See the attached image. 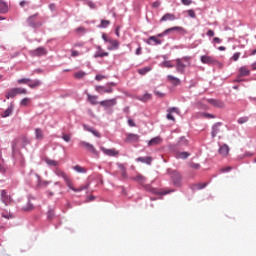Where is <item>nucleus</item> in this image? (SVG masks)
I'll return each mask as SVG.
<instances>
[{"label":"nucleus","mask_w":256,"mask_h":256,"mask_svg":"<svg viewBox=\"0 0 256 256\" xmlns=\"http://www.w3.org/2000/svg\"><path fill=\"white\" fill-rule=\"evenodd\" d=\"M55 175L57 177H62L64 179L66 185L68 188L71 189V191H74V193H81V191H85V189H89V184H86L85 186H80L79 188L73 187V180H71V177L65 173V171L61 170V168H56L54 170Z\"/></svg>","instance_id":"nucleus-1"},{"label":"nucleus","mask_w":256,"mask_h":256,"mask_svg":"<svg viewBox=\"0 0 256 256\" xmlns=\"http://www.w3.org/2000/svg\"><path fill=\"white\" fill-rule=\"evenodd\" d=\"M191 65V57L186 56L176 59V69L178 73H185V68Z\"/></svg>","instance_id":"nucleus-2"},{"label":"nucleus","mask_w":256,"mask_h":256,"mask_svg":"<svg viewBox=\"0 0 256 256\" xmlns=\"http://www.w3.org/2000/svg\"><path fill=\"white\" fill-rule=\"evenodd\" d=\"M170 177H171L173 185H175V187H181V181L183 179V176H181V173H179L177 171H172L170 173Z\"/></svg>","instance_id":"nucleus-3"},{"label":"nucleus","mask_w":256,"mask_h":256,"mask_svg":"<svg viewBox=\"0 0 256 256\" xmlns=\"http://www.w3.org/2000/svg\"><path fill=\"white\" fill-rule=\"evenodd\" d=\"M79 147H83V149H86V151L93 153V155H99V152H97V149H95V146H93V144L91 143L81 141L79 143Z\"/></svg>","instance_id":"nucleus-4"},{"label":"nucleus","mask_w":256,"mask_h":256,"mask_svg":"<svg viewBox=\"0 0 256 256\" xmlns=\"http://www.w3.org/2000/svg\"><path fill=\"white\" fill-rule=\"evenodd\" d=\"M145 189L149 191L150 193H153L154 195H169V193H173L175 190L170 189V190H161L160 192L157 191V189L147 185L145 186Z\"/></svg>","instance_id":"nucleus-5"},{"label":"nucleus","mask_w":256,"mask_h":256,"mask_svg":"<svg viewBox=\"0 0 256 256\" xmlns=\"http://www.w3.org/2000/svg\"><path fill=\"white\" fill-rule=\"evenodd\" d=\"M200 61L204 65H217L219 63L215 58L208 55L201 56Z\"/></svg>","instance_id":"nucleus-6"},{"label":"nucleus","mask_w":256,"mask_h":256,"mask_svg":"<svg viewBox=\"0 0 256 256\" xmlns=\"http://www.w3.org/2000/svg\"><path fill=\"white\" fill-rule=\"evenodd\" d=\"M1 201L4 203V205H11L13 203V198H11V195L7 193V191L2 190L1 191Z\"/></svg>","instance_id":"nucleus-7"},{"label":"nucleus","mask_w":256,"mask_h":256,"mask_svg":"<svg viewBox=\"0 0 256 256\" xmlns=\"http://www.w3.org/2000/svg\"><path fill=\"white\" fill-rule=\"evenodd\" d=\"M207 103L213 105V107H217L218 109H225V102L217 99H206Z\"/></svg>","instance_id":"nucleus-8"},{"label":"nucleus","mask_w":256,"mask_h":256,"mask_svg":"<svg viewBox=\"0 0 256 256\" xmlns=\"http://www.w3.org/2000/svg\"><path fill=\"white\" fill-rule=\"evenodd\" d=\"M43 55H47V50L44 47H38L31 51L32 57H43Z\"/></svg>","instance_id":"nucleus-9"},{"label":"nucleus","mask_w":256,"mask_h":256,"mask_svg":"<svg viewBox=\"0 0 256 256\" xmlns=\"http://www.w3.org/2000/svg\"><path fill=\"white\" fill-rule=\"evenodd\" d=\"M100 149L102 153H104V155H107L108 157H117V155H119V152L115 148L107 149L105 147H101Z\"/></svg>","instance_id":"nucleus-10"},{"label":"nucleus","mask_w":256,"mask_h":256,"mask_svg":"<svg viewBox=\"0 0 256 256\" xmlns=\"http://www.w3.org/2000/svg\"><path fill=\"white\" fill-rule=\"evenodd\" d=\"M99 104L101 105V107H115V105H117V99L112 98V99L104 100L99 102Z\"/></svg>","instance_id":"nucleus-11"},{"label":"nucleus","mask_w":256,"mask_h":256,"mask_svg":"<svg viewBox=\"0 0 256 256\" xmlns=\"http://www.w3.org/2000/svg\"><path fill=\"white\" fill-rule=\"evenodd\" d=\"M173 31H185V29H183V27L174 26L166 29L163 33L158 34V37H165V35H169V33H173Z\"/></svg>","instance_id":"nucleus-12"},{"label":"nucleus","mask_w":256,"mask_h":256,"mask_svg":"<svg viewBox=\"0 0 256 256\" xmlns=\"http://www.w3.org/2000/svg\"><path fill=\"white\" fill-rule=\"evenodd\" d=\"M95 91H97V93H100V95H103V93H111L113 91V88L111 86H109L108 88H106L105 86H96Z\"/></svg>","instance_id":"nucleus-13"},{"label":"nucleus","mask_w":256,"mask_h":256,"mask_svg":"<svg viewBox=\"0 0 256 256\" xmlns=\"http://www.w3.org/2000/svg\"><path fill=\"white\" fill-rule=\"evenodd\" d=\"M126 143H137L139 142V135L130 133L126 137Z\"/></svg>","instance_id":"nucleus-14"},{"label":"nucleus","mask_w":256,"mask_h":256,"mask_svg":"<svg viewBox=\"0 0 256 256\" xmlns=\"http://www.w3.org/2000/svg\"><path fill=\"white\" fill-rule=\"evenodd\" d=\"M147 45H161L162 41L156 36H150L146 41Z\"/></svg>","instance_id":"nucleus-15"},{"label":"nucleus","mask_w":256,"mask_h":256,"mask_svg":"<svg viewBox=\"0 0 256 256\" xmlns=\"http://www.w3.org/2000/svg\"><path fill=\"white\" fill-rule=\"evenodd\" d=\"M136 161L138 163H145L146 165H151V163H153V158L150 156H146V157H138L136 159Z\"/></svg>","instance_id":"nucleus-16"},{"label":"nucleus","mask_w":256,"mask_h":256,"mask_svg":"<svg viewBox=\"0 0 256 256\" xmlns=\"http://www.w3.org/2000/svg\"><path fill=\"white\" fill-rule=\"evenodd\" d=\"M34 133L37 141H43L45 139V134L41 128H35Z\"/></svg>","instance_id":"nucleus-17"},{"label":"nucleus","mask_w":256,"mask_h":256,"mask_svg":"<svg viewBox=\"0 0 256 256\" xmlns=\"http://www.w3.org/2000/svg\"><path fill=\"white\" fill-rule=\"evenodd\" d=\"M218 152L222 157H227V155H229V146L227 144H223L220 146Z\"/></svg>","instance_id":"nucleus-18"},{"label":"nucleus","mask_w":256,"mask_h":256,"mask_svg":"<svg viewBox=\"0 0 256 256\" xmlns=\"http://www.w3.org/2000/svg\"><path fill=\"white\" fill-rule=\"evenodd\" d=\"M117 167L121 172L122 179H127V168L125 167V164L117 163Z\"/></svg>","instance_id":"nucleus-19"},{"label":"nucleus","mask_w":256,"mask_h":256,"mask_svg":"<svg viewBox=\"0 0 256 256\" xmlns=\"http://www.w3.org/2000/svg\"><path fill=\"white\" fill-rule=\"evenodd\" d=\"M163 139H161V137L157 136L155 138H152L149 142H148V146L149 147H155V145H161Z\"/></svg>","instance_id":"nucleus-20"},{"label":"nucleus","mask_w":256,"mask_h":256,"mask_svg":"<svg viewBox=\"0 0 256 256\" xmlns=\"http://www.w3.org/2000/svg\"><path fill=\"white\" fill-rule=\"evenodd\" d=\"M219 133H221V123H216L212 128V137H217Z\"/></svg>","instance_id":"nucleus-21"},{"label":"nucleus","mask_w":256,"mask_h":256,"mask_svg":"<svg viewBox=\"0 0 256 256\" xmlns=\"http://www.w3.org/2000/svg\"><path fill=\"white\" fill-rule=\"evenodd\" d=\"M207 187V182H201V183H196L192 185L193 191H201V189H205Z\"/></svg>","instance_id":"nucleus-22"},{"label":"nucleus","mask_w":256,"mask_h":256,"mask_svg":"<svg viewBox=\"0 0 256 256\" xmlns=\"http://www.w3.org/2000/svg\"><path fill=\"white\" fill-rule=\"evenodd\" d=\"M111 46H108V51H115L119 49V41L118 40H111L110 42Z\"/></svg>","instance_id":"nucleus-23"},{"label":"nucleus","mask_w":256,"mask_h":256,"mask_svg":"<svg viewBox=\"0 0 256 256\" xmlns=\"http://www.w3.org/2000/svg\"><path fill=\"white\" fill-rule=\"evenodd\" d=\"M176 17L174 14L166 13L161 19L160 22L163 23V21H175Z\"/></svg>","instance_id":"nucleus-24"},{"label":"nucleus","mask_w":256,"mask_h":256,"mask_svg":"<svg viewBox=\"0 0 256 256\" xmlns=\"http://www.w3.org/2000/svg\"><path fill=\"white\" fill-rule=\"evenodd\" d=\"M251 71L247 67L243 66L239 69V77H248Z\"/></svg>","instance_id":"nucleus-25"},{"label":"nucleus","mask_w":256,"mask_h":256,"mask_svg":"<svg viewBox=\"0 0 256 256\" xmlns=\"http://www.w3.org/2000/svg\"><path fill=\"white\" fill-rule=\"evenodd\" d=\"M133 181H137V183H140V185H143L147 181V178L145 176L138 174L135 177H132Z\"/></svg>","instance_id":"nucleus-26"},{"label":"nucleus","mask_w":256,"mask_h":256,"mask_svg":"<svg viewBox=\"0 0 256 256\" xmlns=\"http://www.w3.org/2000/svg\"><path fill=\"white\" fill-rule=\"evenodd\" d=\"M14 107L13 103H11L4 113L1 114V117H9L13 113Z\"/></svg>","instance_id":"nucleus-27"},{"label":"nucleus","mask_w":256,"mask_h":256,"mask_svg":"<svg viewBox=\"0 0 256 256\" xmlns=\"http://www.w3.org/2000/svg\"><path fill=\"white\" fill-rule=\"evenodd\" d=\"M41 85V80H30V82H28V87H30V89H35L37 87H40Z\"/></svg>","instance_id":"nucleus-28"},{"label":"nucleus","mask_w":256,"mask_h":256,"mask_svg":"<svg viewBox=\"0 0 256 256\" xmlns=\"http://www.w3.org/2000/svg\"><path fill=\"white\" fill-rule=\"evenodd\" d=\"M87 97H88V101H89V103H91V105H98L99 104V102L97 101L99 99L98 96L87 94Z\"/></svg>","instance_id":"nucleus-29"},{"label":"nucleus","mask_w":256,"mask_h":256,"mask_svg":"<svg viewBox=\"0 0 256 256\" xmlns=\"http://www.w3.org/2000/svg\"><path fill=\"white\" fill-rule=\"evenodd\" d=\"M167 79L172 85H181V80L173 75H168Z\"/></svg>","instance_id":"nucleus-30"},{"label":"nucleus","mask_w":256,"mask_h":256,"mask_svg":"<svg viewBox=\"0 0 256 256\" xmlns=\"http://www.w3.org/2000/svg\"><path fill=\"white\" fill-rule=\"evenodd\" d=\"M6 99H14V97H17V92L15 88L10 89L6 94H5Z\"/></svg>","instance_id":"nucleus-31"},{"label":"nucleus","mask_w":256,"mask_h":256,"mask_svg":"<svg viewBox=\"0 0 256 256\" xmlns=\"http://www.w3.org/2000/svg\"><path fill=\"white\" fill-rule=\"evenodd\" d=\"M83 128L85 129V131H88L89 133L94 134L95 137H101V134L99 132H97V130H94L93 128L84 125Z\"/></svg>","instance_id":"nucleus-32"},{"label":"nucleus","mask_w":256,"mask_h":256,"mask_svg":"<svg viewBox=\"0 0 256 256\" xmlns=\"http://www.w3.org/2000/svg\"><path fill=\"white\" fill-rule=\"evenodd\" d=\"M137 99H138V101H142L143 103H147V101H150V99H151V94L146 93L143 96H138Z\"/></svg>","instance_id":"nucleus-33"},{"label":"nucleus","mask_w":256,"mask_h":256,"mask_svg":"<svg viewBox=\"0 0 256 256\" xmlns=\"http://www.w3.org/2000/svg\"><path fill=\"white\" fill-rule=\"evenodd\" d=\"M37 178H38L37 187L42 188V187H47V185H49V181L41 180V176L37 175Z\"/></svg>","instance_id":"nucleus-34"},{"label":"nucleus","mask_w":256,"mask_h":256,"mask_svg":"<svg viewBox=\"0 0 256 256\" xmlns=\"http://www.w3.org/2000/svg\"><path fill=\"white\" fill-rule=\"evenodd\" d=\"M98 57H109V52H103L102 51H96L95 54H94V59H98Z\"/></svg>","instance_id":"nucleus-35"},{"label":"nucleus","mask_w":256,"mask_h":256,"mask_svg":"<svg viewBox=\"0 0 256 256\" xmlns=\"http://www.w3.org/2000/svg\"><path fill=\"white\" fill-rule=\"evenodd\" d=\"M9 10V7L7 6V3H5L3 0H0V13H7Z\"/></svg>","instance_id":"nucleus-36"},{"label":"nucleus","mask_w":256,"mask_h":256,"mask_svg":"<svg viewBox=\"0 0 256 256\" xmlns=\"http://www.w3.org/2000/svg\"><path fill=\"white\" fill-rule=\"evenodd\" d=\"M74 171H76L77 173H87V168L80 166V165H76L73 167Z\"/></svg>","instance_id":"nucleus-37"},{"label":"nucleus","mask_w":256,"mask_h":256,"mask_svg":"<svg viewBox=\"0 0 256 256\" xmlns=\"http://www.w3.org/2000/svg\"><path fill=\"white\" fill-rule=\"evenodd\" d=\"M46 163L47 165H49L50 167H57L59 166V162L57 160H51V159H46Z\"/></svg>","instance_id":"nucleus-38"},{"label":"nucleus","mask_w":256,"mask_h":256,"mask_svg":"<svg viewBox=\"0 0 256 256\" xmlns=\"http://www.w3.org/2000/svg\"><path fill=\"white\" fill-rule=\"evenodd\" d=\"M16 95H27V89L25 88H14Z\"/></svg>","instance_id":"nucleus-39"},{"label":"nucleus","mask_w":256,"mask_h":256,"mask_svg":"<svg viewBox=\"0 0 256 256\" xmlns=\"http://www.w3.org/2000/svg\"><path fill=\"white\" fill-rule=\"evenodd\" d=\"M149 71H151V67H145V68L139 69L138 73L140 75H147V73H149Z\"/></svg>","instance_id":"nucleus-40"},{"label":"nucleus","mask_w":256,"mask_h":256,"mask_svg":"<svg viewBox=\"0 0 256 256\" xmlns=\"http://www.w3.org/2000/svg\"><path fill=\"white\" fill-rule=\"evenodd\" d=\"M85 75H87V73H85L84 71H79L74 74V77L75 79H83Z\"/></svg>","instance_id":"nucleus-41"},{"label":"nucleus","mask_w":256,"mask_h":256,"mask_svg":"<svg viewBox=\"0 0 256 256\" xmlns=\"http://www.w3.org/2000/svg\"><path fill=\"white\" fill-rule=\"evenodd\" d=\"M29 103H31V99L30 98H24L21 100L20 105L22 107H27L29 105Z\"/></svg>","instance_id":"nucleus-42"},{"label":"nucleus","mask_w":256,"mask_h":256,"mask_svg":"<svg viewBox=\"0 0 256 256\" xmlns=\"http://www.w3.org/2000/svg\"><path fill=\"white\" fill-rule=\"evenodd\" d=\"M189 153L188 152H179L178 154H177V157H178V159H187V157H189Z\"/></svg>","instance_id":"nucleus-43"},{"label":"nucleus","mask_w":256,"mask_h":256,"mask_svg":"<svg viewBox=\"0 0 256 256\" xmlns=\"http://www.w3.org/2000/svg\"><path fill=\"white\" fill-rule=\"evenodd\" d=\"M19 85H27V83H31V79L29 78H22L18 80Z\"/></svg>","instance_id":"nucleus-44"},{"label":"nucleus","mask_w":256,"mask_h":256,"mask_svg":"<svg viewBox=\"0 0 256 256\" xmlns=\"http://www.w3.org/2000/svg\"><path fill=\"white\" fill-rule=\"evenodd\" d=\"M109 25H111V22L109 20H102L100 27H102V29H106V27H109Z\"/></svg>","instance_id":"nucleus-45"},{"label":"nucleus","mask_w":256,"mask_h":256,"mask_svg":"<svg viewBox=\"0 0 256 256\" xmlns=\"http://www.w3.org/2000/svg\"><path fill=\"white\" fill-rule=\"evenodd\" d=\"M85 1H86V4L88 5V7H90V9H97L95 2H93L91 0H85Z\"/></svg>","instance_id":"nucleus-46"},{"label":"nucleus","mask_w":256,"mask_h":256,"mask_svg":"<svg viewBox=\"0 0 256 256\" xmlns=\"http://www.w3.org/2000/svg\"><path fill=\"white\" fill-rule=\"evenodd\" d=\"M247 121H249V118L247 117H241L238 119L239 125H243V123H247Z\"/></svg>","instance_id":"nucleus-47"},{"label":"nucleus","mask_w":256,"mask_h":256,"mask_svg":"<svg viewBox=\"0 0 256 256\" xmlns=\"http://www.w3.org/2000/svg\"><path fill=\"white\" fill-rule=\"evenodd\" d=\"M239 57H241V52H236V53L232 56V60H233V61H239Z\"/></svg>","instance_id":"nucleus-48"},{"label":"nucleus","mask_w":256,"mask_h":256,"mask_svg":"<svg viewBox=\"0 0 256 256\" xmlns=\"http://www.w3.org/2000/svg\"><path fill=\"white\" fill-rule=\"evenodd\" d=\"M202 117H205V119H215V115L209 113L202 114Z\"/></svg>","instance_id":"nucleus-49"},{"label":"nucleus","mask_w":256,"mask_h":256,"mask_svg":"<svg viewBox=\"0 0 256 256\" xmlns=\"http://www.w3.org/2000/svg\"><path fill=\"white\" fill-rule=\"evenodd\" d=\"M62 139H63L64 141H66V143H69V142L71 141V135H69V134H64V135L62 136Z\"/></svg>","instance_id":"nucleus-50"},{"label":"nucleus","mask_w":256,"mask_h":256,"mask_svg":"<svg viewBox=\"0 0 256 256\" xmlns=\"http://www.w3.org/2000/svg\"><path fill=\"white\" fill-rule=\"evenodd\" d=\"M163 66H164V67H167V69L173 68V64H171V61H165V62L163 63Z\"/></svg>","instance_id":"nucleus-51"},{"label":"nucleus","mask_w":256,"mask_h":256,"mask_svg":"<svg viewBox=\"0 0 256 256\" xmlns=\"http://www.w3.org/2000/svg\"><path fill=\"white\" fill-rule=\"evenodd\" d=\"M187 13L189 17H192V19H195V17H197V15L195 14V10H188Z\"/></svg>","instance_id":"nucleus-52"},{"label":"nucleus","mask_w":256,"mask_h":256,"mask_svg":"<svg viewBox=\"0 0 256 256\" xmlns=\"http://www.w3.org/2000/svg\"><path fill=\"white\" fill-rule=\"evenodd\" d=\"M179 145H187V138L186 137L180 138Z\"/></svg>","instance_id":"nucleus-53"},{"label":"nucleus","mask_w":256,"mask_h":256,"mask_svg":"<svg viewBox=\"0 0 256 256\" xmlns=\"http://www.w3.org/2000/svg\"><path fill=\"white\" fill-rule=\"evenodd\" d=\"M102 39L103 41H105V43H110V41L112 40L111 38L107 37V34H103Z\"/></svg>","instance_id":"nucleus-54"},{"label":"nucleus","mask_w":256,"mask_h":256,"mask_svg":"<svg viewBox=\"0 0 256 256\" xmlns=\"http://www.w3.org/2000/svg\"><path fill=\"white\" fill-rule=\"evenodd\" d=\"M190 167H191L192 169H201V165H200V164H197V163H192V164H190Z\"/></svg>","instance_id":"nucleus-55"},{"label":"nucleus","mask_w":256,"mask_h":256,"mask_svg":"<svg viewBox=\"0 0 256 256\" xmlns=\"http://www.w3.org/2000/svg\"><path fill=\"white\" fill-rule=\"evenodd\" d=\"M167 119H168L169 121H175V117L173 116V113L168 112V114H167Z\"/></svg>","instance_id":"nucleus-56"},{"label":"nucleus","mask_w":256,"mask_h":256,"mask_svg":"<svg viewBox=\"0 0 256 256\" xmlns=\"http://www.w3.org/2000/svg\"><path fill=\"white\" fill-rule=\"evenodd\" d=\"M231 169H233V167L227 166V167L222 168L221 171H222V173H227V172L231 171Z\"/></svg>","instance_id":"nucleus-57"},{"label":"nucleus","mask_w":256,"mask_h":256,"mask_svg":"<svg viewBox=\"0 0 256 256\" xmlns=\"http://www.w3.org/2000/svg\"><path fill=\"white\" fill-rule=\"evenodd\" d=\"M128 125L129 127H136L135 121H133V119H128Z\"/></svg>","instance_id":"nucleus-58"},{"label":"nucleus","mask_w":256,"mask_h":256,"mask_svg":"<svg viewBox=\"0 0 256 256\" xmlns=\"http://www.w3.org/2000/svg\"><path fill=\"white\" fill-rule=\"evenodd\" d=\"M168 113H179V110L175 107L168 109Z\"/></svg>","instance_id":"nucleus-59"},{"label":"nucleus","mask_w":256,"mask_h":256,"mask_svg":"<svg viewBox=\"0 0 256 256\" xmlns=\"http://www.w3.org/2000/svg\"><path fill=\"white\" fill-rule=\"evenodd\" d=\"M207 36H208V37H215V31H213V30H208Z\"/></svg>","instance_id":"nucleus-60"},{"label":"nucleus","mask_w":256,"mask_h":256,"mask_svg":"<svg viewBox=\"0 0 256 256\" xmlns=\"http://www.w3.org/2000/svg\"><path fill=\"white\" fill-rule=\"evenodd\" d=\"M181 3H183L184 5H191V3H193L192 0H181Z\"/></svg>","instance_id":"nucleus-61"},{"label":"nucleus","mask_w":256,"mask_h":256,"mask_svg":"<svg viewBox=\"0 0 256 256\" xmlns=\"http://www.w3.org/2000/svg\"><path fill=\"white\" fill-rule=\"evenodd\" d=\"M72 57H79V52L77 50H71Z\"/></svg>","instance_id":"nucleus-62"},{"label":"nucleus","mask_w":256,"mask_h":256,"mask_svg":"<svg viewBox=\"0 0 256 256\" xmlns=\"http://www.w3.org/2000/svg\"><path fill=\"white\" fill-rule=\"evenodd\" d=\"M95 79H96V81H103V79H105V76H103V75H96Z\"/></svg>","instance_id":"nucleus-63"},{"label":"nucleus","mask_w":256,"mask_h":256,"mask_svg":"<svg viewBox=\"0 0 256 256\" xmlns=\"http://www.w3.org/2000/svg\"><path fill=\"white\" fill-rule=\"evenodd\" d=\"M33 209V204L28 203V207L24 208V211H31Z\"/></svg>","instance_id":"nucleus-64"}]
</instances>
